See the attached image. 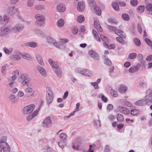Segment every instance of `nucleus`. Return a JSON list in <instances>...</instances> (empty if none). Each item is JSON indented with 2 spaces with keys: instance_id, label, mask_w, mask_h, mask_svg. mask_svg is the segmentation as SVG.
<instances>
[{
  "instance_id": "nucleus-24",
  "label": "nucleus",
  "mask_w": 152,
  "mask_h": 152,
  "mask_svg": "<svg viewBox=\"0 0 152 152\" xmlns=\"http://www.w3.org/2000/svg\"><path fill=\"white\" fill-rule=\"evenodd\" d=\"M94 25L96 29L99 32H102V28L101 26L98 21H94Z\"/></svg>"
},
{
  "instance_id": "nucleus-25",
  "label": "nucleus",
  "mask_w": 152,
  "mask_h": 152,
  "mask_svg": "<svg viewBox=\"0 0 152 152\" xmlns=\"http://www.w3.org/2000/svg\"><path fill=\"white\" fill-rule=\"evenodd\" d=\"M144 99H142L139 100L135 103V104L137 106H140L146 104Z\"/></svg>"
},
{
  "instance_id": "nucleus-36",
  "label": "nucleus",
  "mask_w": 152,
  "mask_h": 152,
  "mask_svg": "<svg viewBox=\"0 0 152 152\" xmlns=\"http://www.w3.org/2000/svg\"><path fill=\"white\" fill-rule=\"evenodd\" d=\"M145 8V7L144 5H142L139 6L137 7V11L138 12L142 13L144 11Z\"/></svg>"
},
{
  "instance_id": "nucleus-13",
  "label": "nucleus",
  "mask_w": 152,
  "mask_h": 152,
  "mask_svg": "<svg viewBox=\"0 0 152 152\" xmlns=\"http://www.w3.org/2000/svg\"><path fill=\"white\" fill-rule=\"evenodd\" d=\"M88 54L93 58L96 60L100 59V57L98 54L93 50H90L88 52Z\"/></svg>"
},
{
  "instance_id": "nucleus-27",
  "label": "nucleus",
  "mask_w": 152,
  "mask_h": 152,
  "mask_svg": "<svg viewBox=\"0 0 152 152\" xmlns=\"http://www.w3.org/2000/svg\"><path fill=\"white\" fill-rule=\"evenodd\" d=\"M7 138L6 136H3L0 139V147L8 144L6 142Z\"/></svg>"
},
{
  "instance_id": "nucleus-33",
  "label": "nucleus",
  "mask_w": 152,
  "mask_h": 152,
  "mask_svg": "<svg viewBox=\"0 0 152 152\" xmlns=\"http://www.w3.org/2000/svg\"><path fill=\"white\" fill-rule=\"evenodd\" d=\"M92 33L94 38L98 41H100L101 39L99 37L98 34L97 33L96 31L94 30H93Z\"/></svg>"
},
{
  "instance_id": "nucleus-58",
  "label": "nucleus",
  "mask_w": 152,
  "mask_h": 152,
  "mask_svg": "<svg viewBox=\"0 0 152 152\" xmlns=\"http://www.w3.org/2000/svg\"><path fill=\"white\" fill-rule=\"evenodd\" d=\"M138 110L137 109L132 110L130 112V113L132 115H136L138 114Z\"/></svg>"
},
{
  "instance_id": "nucleus-54",
  "label": "nucleus",
  "mask_w": 152,
  "mask_h": 152,
  "mask_svg": "<svg viewBox=\"0 0 152 152\" xmlns=\"http://www.w3.org/2000/svg\"><path fill=\"white\" fill-rule=\"evenodd\" d=\"M45 8L44 6L42 5H38L35 7V9L38 10H43Z\"/></svg>"
},
{
  "instance_id": "nucleus-28",
  "label": "nucleus",
  "mask_w": 152,
  "mask_h": 152,
  "mask_svg": "<svg viewBox=\"0 0 152 152\" xmlns=\"http://www.w3.org/2000/svg\"><path fill=\"white\" fill-rule=\"evenodd\" d=\"M25 45L26 46H28L33 48H36L37 46V43L35 42H30L26 43Z\"/></svg>"
},
{
  "instance_id": "nucleus-9",
  "label": "nucleus",
  "mask_w": 152,
  "mask_h": 152,
  "mask_svg": "<svg viewBox=\"0 0 152 152\" xmlns=\"http://www.w3.org/2000/svg\"><path fill=\"white\" fill-rule=\"evenodd\" d=\"M17 11V8L15 6L13 5L9 6L8 9V13L11 15H12L15 14Z\"/></svg>"
},
{
  "instance_id": "nucleus-12",
  "label": "nucleus",
  "mask_w": 152,
  "mask_h": 152,
  "mask_svg": "<svg viewBox=\"0 0 152 152\" xmlns=\"http://www.w3.org/2000/svg\"><path fill=\"white\" fill-rule=\"evenodd\" d=\"M24 25L21 23L16 24L12 28V30L15 31L19 32L24 28Z\"/></svg>"
},
{
  "instance_id": "nucleus-26",
  "label": "nucleus",
  "mask_w": 152,
  "mask_h": 152,
  "mask_svg": "<svg viewBox=\"0 0 152 152\" xmlns=\"http://www.w3.org/2000/svg\"><path fill=\"white\" fill-rule=\"evenodd\" d=\"M36 56L38 63L41 66H44V63L41 55L39 54H37L36 55Z\"/></svg>"
},
{
  "instance_id": "nucleus-39",
  "label": "nucleus",
  "mask_w": 152,
  "mask_h": 152,
  "mask_svg": "<svg viewBox=\"0 0 152 152\" xmlns=\"http://www.w3.org/2000/svg\"><path fill=\"white\" fill-rule=\"evenodd\" d=\"M133 42L134 44L137 46H140L141 45V42L137 38H134L133 39Z\"/></svg>"
},
{
  "instance_id": "nucleus-38",
  "label": "nucleus",
  "mask_w": 152,
  "mask_h": 152,
  "mask_svg": "<svg viewBox=\"0 0 152 152\" xmlns=\"http://www.w3.org/2000/svg\"><path fill=\"white\" fill-rule=\"evenodd\" d=\"M122 18L125 21H129L130 19V17L126 13H123L122 15Z\"/></svg>"
},
{
  "instance_id": "nucleus-34",
  "label": "nucleus",
  "mask_w": 152,
  "mask_h": 152,
  "mask_svg": "<svg viewBox=\"0 0 152 152\" xmlns=\"http://www.w3.org/2000/svg\"><path fill=\"white\" fill-rule=\"evenodd\" d=\"M59 137L60 138V140H62L64 141V140H65V142H66V135L64 133H61L59 135Z\"/></svg>"
},
{
  "instance_id": "nucleus-44",
  "label": "nucleus",
  "mask_w": 152,
  "mask_h": 152,
  "mask_svg": "<svg viewBox=\"0 0 152 152\" xmlns=\"http://www.w3.org/2000/svg\"><path fill=\"white\" fill-rule=\"evenodd\" d=\"M34 2L33 0H28L27 1V5L28 7H31L33 6Z\"/></svg>"
},
{
  "instance_id": "nucleus-8",
  "label": "nucleus",
  "mask_w": 152,
  "mask_h": 152,
  "mask_svg": "<svg viewBox=\"0 0 152 152\" xmlns=\"http://www.w3.org/2000/svg\"><path fill=\"white\" fill-rule=\"evenodd\" d=\"M144 99L146 104L148 103H152V90L151 89H149L147 90Z\"/></svg>"
},
{
  "instance_id": "nucleus-21",
  "label": "nucleus",
  "mask_w": 152,
  "mask_h": 152,
  "mask_svg": "<svg viewBox=\"0 0 152 152\" xmlns=\"http://www.w3.org/2000/svg\"><path fill=\"white\" fill-rule=\"evenodd\" d=\"M101 38L104 42L103 45L105 47H107L109 39L103 35H100Z\"/></svg>"
},
{
  "instance_id": "nucleus-32",
  "label": "nucleus",
  "mask_w": 152,
  "mask_h": 152,
  "mask_svg": "<svg viewBox=\"0 0 152 152\" xmlns=\"http://www.w3.org/2000/svg\"><path fill=\"white\" fill-rule=\"evenodd\" d=\"M64 24V21L62 19H60L57 22V25L59 27H62Z\"/></svg>"
},
{
  "instance_id": "nucleus-48",
  "label": "nucleus",
  "mask_w": 152,
  "mask_h": 152,
  "mask_svg": "<svg viewBox=\"0 0 152 152\" xmlns=\"http://www.w3.org/2000/svg\"><path fill=\"white\" fill-rule=\"evenodd\" d=\"M146 9L148 12L152 11V4L148 3L146 6Z\"/></svg>"
},
{
  "instance_id": "nucleus-7",
  "label": "nucleus",
  "mask_w": 152,
  "mask_h": 152,
  "mask_svg": "<svg viewBox=\"0 0 152 152\" xmlns=\"http://www.w3.org/2000/svg\"><path fill=\"white\" fill-rule=\"evenodd\" d=\"M0 31V36L8 37L10 31V28L9 27H4L2 28L1 29Z\"/></svg>"
},
{
  "instance_id": "nucleus-59",
  "label": "nucleus",
  "mask_w": 152,
  "mask_h": 152,
  "mask_svg": "<svg viewBox=\"0 0 152 152\" xmlns=\"http://www.w3.org/2000/svg\"><path fill=\"white\" fill-rule=\"evenodd\" d=\"M94 125L97 127L100 126L101 124L100 121L99 120H95L94 121Z\"/></svg>"
},
{
  "instance_id": "nucleus-31",
  "label": "nucleus",
  "mask_w": 152,
  "mask_h": 152,
  "mask_svg": "<svg viewBox=\"0 0 152 152\" xmlns=\"http://www.w3.org/2000/svg\"><path fill=\"white\" fill-rule=\"evenodd\" d=\"M21 55L22 57L26 60H30L32 58L30 55L26 53H22Z\"/></svg>"
},
{
  "instance_id": "nucleus-17",
  "label": "nucleus",
  "mask_w": 152,
  "mask_h": 152,
  "mask_svg": "<svg viewBox=\"0 0 152 152\" xmlns=\"http://www.w3.org/2000/svg\"><path fill=\"white\" fill-rule=\"evenodd\" d=\"M56 9L58 12H64L66 10V7L64 4H60L57 6Z\"/></svg>"
},
{
  "instance_id": "nucleus-56",
  "label": "nucleus",
  "mask_w": 152,
  "mask_h": 152,
  "mask_svg": "<svg viewBox=\"0 0 152 152\" xmlns=\"http://www.w3.org/2000/svg\"><path fill=\"white\" fill-rule=\"evenodd\" d=\"M145 40L146 43L148 45L152 46V42L148 38H145Z\"/></svg>"
},
{
  "instance_id": "nucleus-40",
  "label": "nucleus",
  "mask_w": 152,
  "mask_h": 152,
  "mask_svg": "<svg viewBox=\"0 0 152 152\" xmlns=\"http://www.w3.org/2000/svg\"><path fill=\"white\" fill-rule=\"evenodd\" d=\"M126 89L127 88L126 86H124L121 85L119 88V91L121 93H123L126 92Z\"/></svg>"
},
{
  "instance_id": "nucleus-4",
  "label": "nucleus",
  "mask_w": 152,
  "mask_h": 152,
  "mask_svg": "<svg viewBox=\"0 0 152 152\" xmlns=\"http://www.w3.org/2000/svg\"><path fill=\"white\" fill-rule=\"evenodd\" d=\"M83 145V141L79 138H77L73 143L72 147L73 149L77 150L80 147L82 146Z\"/></svg>"
},
{
  "instance_id": "nucleus-35",
  "label": "nucleus",
  "mask_w": 152,
  "mask_h": 152,
  "mask_svg": "<svg viewBox=\"0 0 152 152\" xmlns=\"http://www.w3.org/2000/svg\"><path fill=\"white\" fill-rule=\"evenodd\" d=\"M143 56L142 54L140 53L138 55V60L141 62V64L142 65H144V62L143 61Z\"/></svg>"
},
{
  "instance_id": "nucleus-42",
  "label": "nucleus",
  "mask_w": 152,
  "mask_h": 152,
  "mask_svg": "<svg viewBox=\"0 0 152 152\" xmlns=\"http://www.w3.org/2000/svg\"><path fill=\"white\" fill-rule=\"evenodd\" d=\"M60 141L58 143V145L61 148H63L64 146H65L66 144V142H65V140H64V141L62 140H60Z\"/></svg>"
},
{
  "instance_id": "nucleus-2",
  "label": "nucleus",
  "mask_w": 152,
  "mask_h": 152,
  "mask_svg": "<svg viewBox=\"0 0 152 152\" xmlns=\"http://www.w3.org/2000/svg\"><path fill=\"white\" fill-rule=\"evenodd\" d=\"M46 99L47 104L48 106L52 103L53 99V92L50 88L49 87L46 88Z\"/></svg>"
},
{
  "instance_id": "nucleus-37",
  "label": "nucleus",
  "mask_w": 152,
  "mask_h": 152,
  "mask_svg": "<svg viewBox=\"0 0 152 152\" xmlns=\"http://www.w3.org/2000/svg\"><path fill=\"white\" fill-rule=\"evenodd\" d=\"M46 39L48 43L51 45H52L53 42L55 40L52 37L50 36H47Z\"/></svg>"
},
{
  "instance_id": "nucleus-55",
  "label": "nucleus",
  "mask_w": 152,
  "mask_h": 152,
  "mask_svg": "<svg viewBox=\"0 0 152 152\" xmlns=\"http://www.w3.org/2000/svg\"><path fill=\"white\" fill-rule=\"evenodd\" d=\"M116 40L119 42L121 43L122 45H123L125 44V42L124 40L121 37H117L116 38Z\"/></svg>"
},
{
  "instance_id": "nucleus-15",
  "label": "nucleus",
  "mask_w": 152,
  "mask_h": 152,
  "mask_svg": "<svg viewBox=\"0 0 152 152\" xmlns=\"http://www.w3.org/2000/svg\"><path fill=\"white\" fill-rule=\"evenodd\" d=\"M10 152V146L8 144L0 147V152Z\"/></svg>"
},
{
  "instance_id": "nucleus-51",
  "label": "nucleus",
  "mask_w": 152,
  "mask_h": 152,
  "mask_svg": "<svg viewBox=\"0 0 152 152\" xmlns=\"http://www.w3.org/2000/svg\"><path fill=\"white\" fill-rule=\"evenodd\" d=\"M55 72L56 75L58 77H61V71L59 69H57L55 70Z\"/></svg>"
},
{
  "instance_id": "nucleus-18",
  "label": "nucleus",
  "mask_w": 152,
  "mask_h": 152,
  "mask_svg": "<svg viewBox=\"0 0 152 152\" xmlns=\"http://www.w3.org/2000/svg\"><path fill=\"white\" fill-rule=\"evenodd\" d=\"M56 47L60 49H64L65 48L64 45L63 43H60L59 44V42H57L55 40L54 41L52 44Z\"/></svg>"
},
{
  "instance_id": "nucleus-60",
  "label": "nucleus",
  "mask_w": 152,
  "mask_h": 152,
  "mask_svg": "<svg viewBox=\"0 0 152 152\" xmlns=\"http://www.w3.org/2000/svg\"><path fill=\"white\" fill-rule=\"evenodd\" d=\"M137 28L138 31L139 33L141 34L142 33V28L140 24L138 23L137 24Z\"/></svg>"
},
{
  "instance_id": "nucleus-47",
  "label": "nucleus",
  "mask_w": 152,
  "mask_h": 152,
  "mask_svg": "<svg viewBox=\"0 0 152 152\" xmlns=\"http://www.w3.org/2000/svg\"><path fill=\"white\" fill-rule=\"evenodd\" d=\"M99 98H101L102 100L104 102H106L107 101V99L106 97L102 94H100L98 95Z\"/></svg>"
},
{
  "instance_id": "nucleus-16",
  "label": "nucleus",
  "mask_w": 152,
  "mask_h": 152,
  "mask_svg": "<svg viewBox=\"0 0 152 152\" xmlns=\"http://www.w3.org/2000/svg\"><path fill=\"white\" fill-rule=\"evenodd\" d=\"M20 52H18L17 55H12L10 56V58L15 61L20 60L21 58L20 55Z\"/></svg>"
},
{
  "instance_id": "nucleus-53",
  "label": "nucleus",
  "mask_w": 152,
  "mask_h": 152,
  "mask_svg": "<svg viewBox=\"0 0 152 152\" xmlns=\"http://www.w3.org/2000/svg\"><path fill=\"white\" fill-rule=\"evenodd\" d=\"M72 33L73 34H76L78 32V29L76 26H74L72 27Z\"/></svg>"
},
{
  "instance_id": "nucleus-23",
  "label": "nucleus",
  "mask_w": 152,
  "mask_h": 152,
  "mask_svg": "<svg viewBox=\"0 0 152 152\" xmlns=\"http://www.w3.org/2000/svg\"><path fill=\"white\" fill-rule=\"evenodd\" d=\"M38 111H35L32 114L28 115L27 117V120L28 121H30L33 118L35 117L38 114Z\"/></svg>"
},
{
  "instance_id": "nucleus-45",
  "label": "nucleus",
  "mask_w": 152,
  "mask_h": 152,
  "mask_svg": "<svg viewBox=\"0 0 152 152\" xmlns=\"http://www.w3.org/2000/svg\"><path fill=\"white\" fill-rule=\"evenodd\" d=\"M85 18L83 15H81L77 17V21L80 23L83 22Z\"/></svg>"
},
{
  "instance_id": "nucleus-19",
  "label": "nucleus",
  "mask_w": 152,
  "mask_h": 152,
  "mask_svg": "<svg viewBox=\"0 0 152 152\" xmlns=\"http://www.w3.org/2000/svg\"><path fill=\"white\" fill-rule=\"evenodd\" d=\"M36 19L40 22H43L45 20V18L43 15L40 14H37L35 16Z\"/></svg>"
},
{
  "instance_id": "nucleus-61",
  "label": "nucleus",
  "mask_w": 152,
  "mask_h": 152,
  "mask_svg": "<svg viewBox=\"0 0 152 152\" xmlns=\"http://www.w3.org/2000/svg\"><path fill=\"white\" fill-rule=\"evenodd\" d=\"M139 85L141 87L146 88V83L145 82H141L139 83Z\"/></svg>"
},
{
  "instance_id": "nucleus-57",
  "label": "nucleus",
  "mask_w": 152,
  "mask_h": 152,
  "mask_svg": "<svg viewBox=\"0 0 152 152\" xmlns=\"http://www.w3.org/2000/svg\"><path fill=\"white\" fill-rule=\"evenodd\" d=\"M138 1L137 0H131L130 4L133 6H135L137 5Z\"/></svg>"
},
{
  "instance_id": "nucleus-49",
  "label": "nucleus",
  "mask_w": 152,
  "mask_h": 152,
  "mask_svg": "<svg viewBox=\"0 0 152 152\" xmlns=\"http://www.w3.org/2000/svg\"><path fill=\"white\" fill-rule=\"evenodd\" d=\"M117 119L118 122H122L124 121V118L122 115L118 114L117 115Z\"/></svg>"
},
{
  "instance_id": "nucleus-20",
  "label": "nucleus",
  "mask_w": 152,
  "mask_h": 152,
  "mask_svg": "<svg viewBox=\"0 0 152 152\" xmlns=\"http://www.w3.org/2000/svg\"><path fill=\"white\" fill-rule=\"evenodd\" d=\"M9 99L10 102L12 104L16 103L18 101L15 96L12 94H11L9 95Z\"/></svg>"
},
{
  "instance_id": "nucleus-14",
  "label": "nucleus",
  "mask_w": 152,
  "mask_h": 152,
  "mask_svg": "<svg viewBox=\"0 0 152 152\" xmlns=\"http://www.w3.org/2000/svg\"><path fill=\"white\" fill-rule=\"evenodd\" d=\"M36 68L37 70L42 76L45 77L47 76L46 71L43 67L38 65L36 66Z\"/></svg>"
},
{
  "instance_id": "nucleus-22",
  "label": "nucleus",
  "mask_w": 152,
  "mask_h": 152,
  "mask_svg": "<svg viewBox=\"0 0 152 152\" xmlns=\"http://www.w3.org/2000/svg\"><path fill=\"white\" fill-rule=\"evenodd\" d=\"M48 62L51 66L54 68H57L58 67V64L57 62L53 61L51 59H49Z\"/></svg>"
},
{
  "instance_id": "nucleus-5",
  "label": "nucleus",
  "mask_w": 152,
  "mask_h": 152,
  "mask_svg": "<svg viewBox=\"0 0 152 152\" xmlns=\"http://www.w3.org/2000/svg\"><path fill=\"white\" fill-rule=\"evenodd\" d=\"M52 121L50 117H47L42 123V126L45 128L50 127L52 125Z\"/></svg>"
},
{
  "instance_id": "nucleus-10",
  "label": "nucleus",
  "mask_w": 152,
  "mask_h": 152,
  "mask_svg": "<svg viewBox=\"0 0 152 152\" xmlns=\"http://www.w3.org/2000/svg\"><path fill=\"white\" fill-rule=\"evenodd\" d=\"M140 67V64H137L136 66L130 67L129 70V71L131 73H134L137 72Z\"/></svg>"
},
{
  "instance_id": "nucleus-41",
  "label": "nucleus",
  "mask_w": 152,
  "mask_h": 152,
  "mask_svg": "<svg viewBox=\"0 0 152 152\" xmlns=\"http://www.w3.org/2000/svg\"><path fill=\"white\" fill-rule=\"evenodd\" d=\"M87 1L90 7L91 8H93L94 6L96 4L94 0H87Z\"/></svg>"
},
{
  "instance_id": "nucleus-52",
  "label": "nucleus",
  "mask_w": 152,
  "mask_h": 152,
  "mask_svg": "<svg viewBox=\"0 0 152 152\" xmlns=\"http://www.w3.org/2000/svg\"><path fill=\"white\" fill-rule=\"evenodd\" d=\"M12 48H10L9 49L7 48H6L4 47L3 48V50L5 53L7 54H9L12 50Z\"/></svg>"
},
{
  "instance_id": "nucleus-11",
  "label": "nucleus",
  "mask_w": 152,
  "mask_h": 152,
  "mask_svg": "<svg viewBox=\"0 0 152 152\" xmlns=\"http://www.w3.org/2000/svg\"><path fill=\"white\" fill-rule=\"evenodd\" d=\"M85 4L84 1H81L79 2L77 6V9L80 12H83L85 8Z\"/></svg>"
},
{
  "instance_id": "nucleus-29",
  "label": "nucleus",
  "mask_w": 152,
  "mask_h": 152,
  "mask_svg": "<svg viewBox=\"0 0 152 152\" xmlns=\"http://www.w3.org/2000/svg\"><path fill=\"white\" fill-rule=\"evenodd\" d=\"M82 72L81 73L82 75H84L88 77H91L92 76V73H89V71L88 69H82Z\"/></svg>"
},
{
  "instance_id": "nucleus-64",
  "label": "nucleus",
  "mask_w": 152,
  "mask_h": 152,
  "mask_svg": "<svg viewBox=\"0 0 152 152\" xmlns=\"http://www.w3.org/2000/svg\"><path fill=\"white\" fill-rule=\"evenodd\" d=\"M124 104L125 105L128 107H132V104L131 103L127 101H125L124 102Z\"/></svg>"
},
{
  "instance_id": "nucleus-30",
  "label": "nucleus",
  "mask_w": 152,
  "mask_h": 152,
  "mask_svg": "<svg viewBox=\"0 0 152 152\" xmlns=\"http://www.w3.org/2000/svg\"><path fill=\"white\" fill-rule=\"evenodd\" d=\"M93 8H94V9L96 13L98 15H100L101 14V10L100 8L99 7H98L96 4Z\"/></svg>"
},
{
  "instance_id": "nucleus-43",
  "label": "nucleus",
  "mask_w": 152,
  "mask_h": 152,
  "mask_svg": "<svg viewBox=\"0 0 152 152\" xmlns=\"http://www.w3.org/2000/svg\"><path fill=\"white\" fill-rule=\"evenodd\" d=\"M112 6L113 8L116 11H118L119 10L118 4L116 2H113Z\"/></svg>"
},
{
  "instance_id": "nucleus-63",
  "label": "nucleus",
  "mask_w": 152,
  "mask_h": 152,
  "mask_svg": "<svg viewBox=\"0 0 152 152\" xmlns=\"http://www.w3.org/2000/svg\"><path fill=\"white\" fill-rule=\"evenodd\" d=\"M110 148L108 145H106L104 148V152H110Z\"/></svg>"
},
{
  "instance_id": "nucleus-3",
  "label": "nucleus",
  "mask_w": 152,
  "mask_h": 152,
  "mask_svg": "<svg viewBox=\"0 0 152 152\" xmlns=\"http://www.w3.org/2000/svg\"><path fill=\"white\" fill-rule=\"evenodd\" d=\"M107 27L108 29L110 31H114L115 34L119 36L122 35L124 38L126 36L124 32L120 29H117L116 27L108 25H107Z\"/></svg>"
},
{
  "instance_id": "nucleus-1",
  "label": "nucleus",
  "mask_w": 152,
  "mask_h": 152,
  "mask_svg": "<svg viewBox=\"0 0 152 152\" xmlns=\"http://www.w3.org/2000/svg\"><path fill=\"white\" fill-rule=\"evenodd\" d=\"M31 80V78L28 77L26 74L22 75L18 80V82L21 83L22 86H24L26 85L28 87L31 86V85L30 83H28Z\"/></svg>"
},
{
  "instance_id": "nucleus-46",
  "label": "nucleus",
  "mask_w": 152,
  "mask_h": 152,
  "mask_svg": "<svg viewBox=\"0 0 152 152\" xmlns=\"http://www.w3.org/2000/svg\"><path fill=\"white\" fill-rule=\"evenodd\" d=\"M137 56V54L135 53H132L129 54V58L130 59H135Z\"/></svg>"
},
{
  "instance_id": "nucleus-50",
  "label": "nucleus",
  "mask_w": 152,
  "mask_h": 152,
  "mask_svg": "<svg viewBox=\"0 0 152 152\" xmlns=\"http://www.w3.org/2000/svg\"><path fill=\"white\" fill-rule=\"evenodd\" d=\"M104 63L108 66H110L112 65V62L107 57H106L105 59Z\"/></svg>"
},
{
  "instance_id": "nucleus-6",
  "label": "nucleus",
  "mask_w": 152,
  "mask_h": 152,
  "mask_svg": "<svg viewBox=\"0 0 152 152\" xmlns=\"http://www.w3.org/2000/svg\"><path fill=\"white\" fill-rule=\"evenodd\" d=\"M35 105L32 104L25 107L23 110V113L24 114H27L31 113L34 110Z\"/></svg>"
},
{
  "instance_id": "nucleus-62",
  "label": "nucleus",
  "mask_w": 152,
  "mask_h": 152,
  "mask_svg": "<svg viewBox=\"0 0 152 152\" xmlns=\"http://www.w3.org/2000/svg\"><path fill=\"white\" fill-rule=\"evenodd\" d=\"M91 84L93 86L94 88L96 89H98L99 88L98 84L95 82H91Z\"/></svg>"
}]
</instances>
